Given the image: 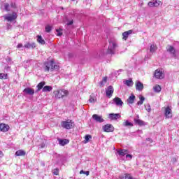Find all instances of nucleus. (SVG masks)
<instances>
[{"label":"nucleus","mask_w":179,"mask_h":179,"mask_svg":"<svg viewBox=\"0 0 179 179\" xmlns=\"http://www.w3.org/2000/svg\"><path fill=\"white\" fill-rule=\"evenodd\" d=\"M150 51L153 54V52H156L157 51V46L156 45H151L150 48Z\"/></svg>","instance_id":"nucleus-27"},{"label":"nucleus","mask_w":179,"mask_h":179,"mask_svg":"<svg viewBox=\"0 0 179 179\" xmlns=\"http://www.w3.org/2000/svg\"><path fill=\"white\" fill-rule=\"evenodd\" d=\"M166 50L168 51V52H169V54H171V55H173L174 58L177 57V54H176V49L174 48V47L168 45L166 46Z\"/></svg>","instance_id":"nucleus-9"},{"label":"nucleus","mask_w":179,"mask_h":179,"mask_svg":"<svg viewBox=\"0 0 179 179\" xmlns=\"http://www.w3.org/2000/svg\"><path fill=\"white\" fill-rule=\"evenodd\" d=\"M134 31H132V29H130L129 31H124L122 34L123 36V40H127V38H128V36H129V34H132Z\"/></svg>","instance_id":"nucleus-20"},{"label":"nucleus","mask_w":179,"mask_h":179,"mask_svg":"<svg viewBox=\"0 0 179 179\" xmlns=\"http://www.w3.org/2000/svg\"><path fill=\"white\" fill-rule=\"evenodd\" d=\"M106 97L111 99L113 97V94L114 93V87L112 85H109L106 88Z\"/></svg>","instance_id":"nucleus-5"},{"label":"nucleus","mask_w":179,"mask_h":179,"mask_svg":"<svg viewBox=\"0 0 179 179\" xmlns=\"http://www.w3.org/2000/svg\"><path fill=\"white\" fill-rule=\"evenodd\" d=\"M59 173V171L58 170V169H55L53 171V174H55V176H58Z\"/></svg>","instance_id":"nucleus-41"},{"label":"nucleus","mask_w":179,"mask_h":179,"mask_svg":"<svg viewBox=\"0 0 179 179\" xmlns=\"http://www.w3.org/2000/svg\"><path fill=\"white\" fill-rule=\"evenodd\" d=\"M103 131L105 132H113L114 131V127L112 124H108L105 126H103Z\"/></svg>","instance_id":"nucleus-10"},{"label":"nucleus","mask_w":179,"mask_h":179,"mask_svg":"<svg viewBox=\"0 0 179 179\" xmlns=\"http://www.w3.org/2000/svg\"><path fill=\"white\" fill-rule=\"evenodd\" d=\"M136 98V97L135 96V95H134V94H131L127 101V104H134Z\"/></svg>","instance_id":"nucleus-19"},{"label":"nucleus","mask_w":179,"mask_h":179,"mask_svg":"<svg viewBox=\"0 0 179 179\" xmlns=\"http://www.w3.org/2000/svg\"><path fill=\"white\" fill-rule=\"evenodd\" d=\"M5 10L7 12H9L10 9L9 8V3H5L4 5Z\"/></svg>","instance_id":"nucleus-38"},{"label":"nucleus","mask_w":179,"mask_h":179,"mask_svg":"<svg viewBox=\"0 0 179 179\" xmlns=\"http://www.w3.org/2000/svg\"><path fill=\"white\" fill-rule=\"evenodd\" d=\"M23 93H25V94H29V96H33V94H34V90L27 87L23 90Z\"/></svg>","instance_id":"nucleus-16"},{"label":"nucleus","mask_w":179,"mask_h":179,"mask_svg":"<svg viewBox=\"0 0 179 179\" xmlns=\"http://www.w3.org/2000/svg\"><path fill=\"white\" fill-rule=\"evenodd\" d=\"M42 165H43V166H44V164H42Z\"/></svg>","instance_id":"nucleus-51"},{"label":"nucleus","mask_w":179,"mask_h":179,"mask_svg":"<svg viewBox=\"0 0 179 179\" xmlns=\"http://www.w3.org/2000/svg\"><path fill=\"white\" fill-rule=\"evenodd\" d=\"M155 78L157 79H164V73L160 69H157L154 74Z\"/></svg>","instance_id":"nucleus-7"},{"label":"nucleus","mask_w":179,"mask_h":179,"mask_svg":"<svg viewBox=\"0 0 179 179\" xmlns=\"http://www.w3.org/2000/svg\"><path fill=\"white\" fill-rule=\"evenodd\" d=\"M45 30L46 33H50V31H51V30H52V27L50 25H48L45 27Z\"/></svg>","instance_id":"nucleus-36"},{"label":"nucleus","mask_w":179,"mask_h":179,"mask_svg":"<svg viewBox=\"0 0 179 179\" xmlns=\"http://www.w3.org/2000/svg\"><path fill=\"white\" fill-rule=\"evenodd\" d=\"M3 17L5 20H7L8 22H13V20H15V19H17V15L16 14V13H13L12 15H4Z\"/></svg>","instance_id":"nucleus-6"},{"label":"nucleus","mask_w":179,"mask_h":179,"mask_svg":"<svg viewBox=\"0 0 179 179\" xmlns=\"http://www.w3.org/2000/svg\"><path fill=\"white\" fill-rule=\"evenodd\" d=\"M23 47V45L22 43H19L17 46V48H22Z\"/></svg>","instance_id":"nucleus-44"},{"label":"nucleus","mask_w":179,"mask_h":179,"mask_svg":"<svg viewBox=\"0 0 179 179\" xmlns=\"http://www.w3.org/2000/svg\"><path fill=\"white\" fill-rule=\"evenodd\" d=\"M61 9H64V7H62Z\"/></svg>","instance_id":"nucleus-50"},{"label":"nucleus","mask_w":179,"mask_h":179,"mask_svg":"<svg viewBox=\"0 0 179 179\" xmlns=\"http://www.w3.org/2000/svg\"><path fill=\"white\" fill-rule=\"evenodd\" d=\"M11 6H12L13 8H15V5H13V3L11 4Z\"/></svg>","instance_id":"nucleus-48"},{"label":"nucleus","mask_w":179,"mask_h":179,"mask_svg":"<svg viewBox=\"0 0 179 179\" xmlns=\"http://www.w3.org/2000/svg\"><path fill=\"white\" fill-rule=\"evenodd\" d=\"M52 90V87L51 86L45 85L43 87L42 92H51Z\"/></svg>","instance_id":"nucleus-30"},{"label":"nucleus","mask_w":179,"mask_h":179,"mask_svg":"<svg viewBox=\"0 0 179 179\" xmlns=\"http://www.w3.org/2000/svg\"><path fill=\"white\" fill-rule=\"evenodd\" d=\"M123 127H134V124L128 120H126L122 124Z\"/></svg>","instance_id":"nucleus-31"},{"label":"nucleus","mask_w":179,"mask_h":179,"mask_svg":"<svg viewBox=\"0 0 179 179\" xmlns=\"http://www.w3.org/2000/svg\"><path fill=\"white\" fill-rule=\"evenodd\" d=\"M44 66L45 72L50 71V69L52 72V71H55V69H58L59 68L58 65L55 64V62L53 60L45 62L44 64Z\"/></svg>","instance_id":"nucleus-1"},{"label":"nucleus","mask_w":179,"mask_h":179,"mask_svg":"<svg viewBox=\"0 0 179 179\" xmlns=\"http://www.w3.org/2000/svg\"><path fill=\"white\" fill-rule=\"evenodd\" d=\"M92 118L94 121H96V122H104V119H103V117L97 115V114H94L92 115Z\"/></svg>","instance_id":"nucleus-11"},{"label":"nucleus","mask_w":179,"mask_h":179,"mask_svg":"<svg viewBox=\"0 0 179 179\" xmlns=\"http://www.w3.org/2000/svg\"><path fill=\"white\" fill-rule=\"evenodd\" d=\"M140 101L137 102L138 106H142L143 104V102L145 101V97L143 96H140L139 97Z\"/></svg>","instance_id":"nucleus-32"},{"label":"nucleus","mask_w":179,"mask_h":179,"mask_svg":"<svg viewBox=\"0 0 179 179\" xmlns=\"http://www.w3.org/2000/svg\"><path fill=\"white\" fill-rule=\"evenodd\" d=\"M37 41L40 44H42V45L45 44V41H44V39H43V37H41V36H40V35H38Z\"/></svg>","instance_id":"nucleus-29"},{"label":"nucleus","mask_w":179,"mask_h":179,"mask_svg":"<svg viewBox=\"0 0 179 179\" xmlns=\"http://www.w3.org/2000/svg\"><path fill=\"white\" fill-rule=\"evenodd\" d=\"M7 74L5 73H0V79H6Z\"/></svg>","instance_id":"nucleus-39"},{"label":"nucleus","mask_w":179,"mask_h":179,"mask_svg":"<svg viewBox=\"0 0 179 179\" xmlns=\"http://www.w3.org/2000/svg\"><path fill=\"white\" fill-rule=\"evenodd\" d=\"M135 124H137V125H140V127H142L143 125H145V122L143 120H141L139 119H134Z\"/></svg>","instance_id":"nucleus-25"},{"label":"nucleus","mask_w":179,"mask_h":179,"mask_svg":"<svg viewBox=\"0 0 179 179\" xmlns=\"http://www.w3.org/2000/svg\"><path fill=\"white\" fill-rule=\"evenodd\" d=\"M136 90L138 92H142L143 90V84L141 81L136 82Z\"/></svg>","instance_id":"nucleus-15"},{"label":"nucleus","mask_w":179,"mask_h":179,"mask_svg":"<svg viewBox=\"0 0 179 179\" xmlns=\"http://www.w3.org/2000/svg\"><path fill=\"white\" fill-rule=\"evenodd\" d=\"M16 156H26V152L23 150H17L15 154Z\"/></svg>","instance_id":"nucleus-24"},{"label":"nucleus","mask_w":179,"mask_h":179,"mask_svg":"<svg viewBox=\"0 0 179 179\" xmlns=\"http://www.w3.org/2000/svg\"><path fill=\"white\" fill-rule=\"evenodd\" d=\"M154 92H156V93H160L162 92V87L160 85H157L153 87Z\"/></svg>","instance_id":"nucleus-28"},{"label":"nucleus","mask_w":179,"mask_h":179,"mask_svg":"<svg viewBox=\"0 0 179 179\" xmlns=\"http://www.w3.org/2000/svg\"><path fill=\"white\" fill-rule=\"evenodd\" d=\"M45 85V82H44V81L39 83L38 84V85L36 86V87H37L36 93L40 92V90H41V89H43V87H44Z\"/></svg>","instance_id":"nucleus-21"},{"label":"nucleus","mask_w":179,"mask_h":179,"mask_svg":"<svg viewBox=\"0 0 179 179\" xmlns=\"http://www.w3.org/2000/svg\"><path fill=\"white\" fill-rule=\"evenodd\" d=\"M53 94L55 99H64V97H66L69 94V92L66 90H59L54 91Z\"/></svg>","instance_id":"nucleus-2"},{"label":"nucleus","mask_w":179,"mask_h":179,"mask_svg":"<svg viewBox=\"0 0 179 179\" xmlns=\"http://www.w3.org/2000/svg\"><path fill=\"white\" fill-rule=\"evenodd\" d=\"M0 131L1 132H8V131H9V125L3 123H0Z\"/></svg>","instance_id":"nucleus-13"},{"label":"nucleus","mask_w":179,"mask_h":179,"mask_svg":"<svg viewBox=\"0 0 179 179\" xmlns=\"http://www.w3.org/2000/svg\"><path fill=\"white\" fill-rule=\"evenodd\" d=\"M126 157H127V159H129V160L132 159V155H131L129 154H127Z\"/></svg>","instance_id":"nucleus-42"},{"label":"nucleus","mask_w":179,"mask_h":179,"mask_svg":"<svg viewBox=\"0 0 179 179\" xmlns=\"http://www.w3.org/2000/svg\"><path fill=\"white\" fill-rule=\"evenodd\" d=\"M125 85H127V86H132V85H134V82L131 79H129L126 80Z\"/></svg>","instance_id":"nucleus-35"},{"label":"nucleus","mask_w":179,"mask_h":179,"mask_svg":"<svg viewBox=\"0 0 179 179\" xmlns=\"http://www.w3.org/2000/svg\"><path fill=\"white\" fill-rule=\"evenodd\" d=\"M66 25L67 26H71V24H73V19L69 20L68 17H66V20H65Z\"/></svg>","instance_id":"nucleus-26"},{"label":"nucleus","mask_w":179,"mask_h":179,"mask_svg":"<svg viewBox=\"0 0 179 179\" xmlns=\"http://www.w3.org/2000/svg\"><path fill=\"white\" fill-rule=\"evenodd\" d=\"M61 125L62 128H64V129H72L75 126V124L72 120H67L66 121H62Z\"/></svg>","instance_id":"nucleus-3"},{"label":"nucleus","mask_w":179,"mask_h":179,"mask_svg":"<svg viewBox=\"0 0 179 179\" xmlns=\"http://www.w3.org/2000/svg\"><path fill=\"white\" fill-rule=\"evenodd\" d=\"M80 174H85V175H87V176H89L90 172H89V171H83V170H81V171H80Z\"/></svg>","instance_id":"nucleus-40"},{"label":"nucleus","mask_w":179,"mask_h":179,"mask_svg":"<svg viewBox=\"0 0 179 179\" xmlns=\"http://www.w3.org/2000/svg\"><path fill=\"white\" fill-rule=\"evenodd\" d=\"M89 101H90V103H94V101H95L94 98L92 97V96H91L89 99Z\"/></svg>","instance_id":"nucleus-43"},{"label":"nucleus","mask_w":179,"mask_h":179,"mask_svg":"<svg viewBox=\"0 0 179 179\" xmlns=\"http://www.w3.org/2000/svg\"><path fill=\"white\" fill-rule=\"evenodd\" d=\"M106 83H107V77H104L102 80V81L100 83V86L101 87H103V86H104L106 85Z\"/></svg>","instance_id":"nucleus-34"},{"label":"nucleus","mask_w":179,"mask_h":179,"mask_svg":"<svg viewBox=\"0 0 179 179\" xmlns=\"http://www.w3.org/2000/svg\"><path fill=\"white\" fill-rule=\"evenodd\" d=\"M119 156L124 157L125 155H128V150H117Z\"/></svg>","instance_id":"nucleus-22"},{"label":"nucleus","mask_w":179,"mask_h":179,"mask_svg":"<svg viewBox=\"0 0 179 179\" xmlns=\"http://www.w3.org/2000/svg\"><path fill=\"white\" fill-rule=\"evenodd\" d=\"M45 146V145H44V144H41V149H43V148H44Z\"/></svg>","instance_id":"nucleus-47"},{"label":"nucleus","mask_w":179,"mask_h":179,"mask_svg":"<svg viewBox=\"0 0 179 179\" xmlns=\"http://www.w3.org/2000/svg\"><path fill=\"white\" fill-rule=\"evenodd\" d=\"M57 141L61 146H65V145H68V143H69V140L68 139L58 138Z\"/></svg>","instance_id":"nucleus-18"},{"label":"nucleus","mask_w":179,"mask_h":179,"mask_svg":"<svg viewBox=\"0 0 179 179\" xmlns=\"http://www.w3.org/2000/svg\"><path fill=\"white\" fill-rule=\"evenodd\" d=\"M147 141H150V138H147Z\"/></svg>","instance_id":"nucleus-49"},{"label":"nucleus","mask_w":179,"mask_h":179,"mask_svg":"<svg viewBox=\"0 0 179 179\" xmlns=\"http://www.w3.org/2000/svg\"><path fill=\"white\" fill-rule=\"evenodd\" d=\"M56 31L57 32V36H62V33L59 32V31L58 29H57Z\"/></svg>","instance_id":"nucleus-45"},{"label":"nucleus","mask_w":179,"mask_h":179,"mask_svg":"<svg viewBox=\"0 0 179 179\" xmlns=\"http://www.w3.org/2000/svg\"><path fill=\"white\" fill-rule=\"evenodd\" d=\"M25 48H36V43H28L24 45Z\"/></svg>","instance_id":"nucleus-23"},{"label":"nucleus","mask_w":179,"mask_h":179,"mask_svg":"<svg viewBox=\"0 0 179 179\" xmlns=\"http://www.w3.org/2000/svg\"><path fill=\"white\" fill-rule=\"evenodd\" d=\"M2 156H3V153L2 152V151H0V157H2Z\"/></svg>","instance_id":"nucleus-46"},{"label":"nucleus","mask_w":179,"mask_h":179,"mask_svg":"<svg viewBox=\"0 0 179 179\" xmlns=\"http://www.w3.org/2000/svg\"><path fill=\"white\" fill-rule=\"evenodd\" d=\"M89 139H92V135H86L85 136V141H83L84 143H87L89 142Z\"/></svg>","instance_id":"nucleus-33"},{"label":"nucleus","mask_w":179,"mask_h":179,"mask_svg":"<svg viewBox=\"0 0 179 179\" xmlns=\"http://www.w3.org/2000/svg\"><path fill=\"white\" fill-rule=\"evenodd\" d=\"M109 118L110 120H118L121 118V115L120 113H110L109 114Z\"/></svg>","instance_id":"nucleus-17"},{"label":"nucleus","mask_w":179,"mask_h":179,"mask_svg":"<svg viewBox=\"0 0 179 179\" xmlns=\"http://www.w3.org/2000/svg\"><path fill=\"white\" fill-rule=\"evenodd\" d=\"M71 1H75V0H71Z\"/></svg>","instance_id":"nucleus-52"},{"label":"nucleus","mask_w":179,"mask_h":179,"mask_svg":"<svg viewBox=\"0 0 179 179\" xmlns=\"http://www.w3.org/2000/svg\"><path fill=\"white\" fill-rule=\"evenodd\" d=\"M165 117H166V118H173V113H171V108H170V107H166L165 108Z\"/></svg>","instance_id":"nucleus-12"},{"label":"nucleus","mask_w":179,"mask_h":179,"mask_svg":"<svg viewBox=\"0 0 179 179\" xmlns=\"http://www.w3.org/2000/svg\"><path fill=\"white\" fill-rule=\"evenodd\" d=\"M113 101L115 104H116L119 107H122V105L124 104V102H122V100H121L120 97H115L113 99Z\"/></svg>","instance_id":"nucleus-14"},{"label":"nucleus","mask_w":179,"mask_h":179,"mask_svg":"<svg viewBox=\"0 0 179 179\" xmlns=\"http://www.w3.org/2000/svg\"><path fill=\"white\" fill-rule=\"evenodd\" d=\"M115 48H117V43L115 42H109V46L107 50L108 54H115Z\"/></svg>","instance_id":"nucleus-4"},{"label":"nucleus","mask_w":179,"mask_h":179,"mask_svg":"<svg viewBox=\"0 0 179 179\" xmlns=\"http://www.w3.org/2000/svg\"><path fill=\"white\" fill-rule=\"evenodd\" d=\"M145 108L146 111H148V113H150V111H152V108H150V105L149 104L145 105Z\"/></svg>","instance_id":"nucleus-37"},{"label":"nucleus","mask_w":179,"mask_h":179,"mask_svg":"<svg viewBox=\"0 0 179 179\" xmlns=\"http://www.w3.org/2000/svg\"><path fill=\"white\" fill-rule=\"evenodd\" d=\"M160 3H162L160 1L152 0L148 2V6H150V8H157V6H160Z\"/></svg>","instance_id":"nucleus-8"}]
</instances>
